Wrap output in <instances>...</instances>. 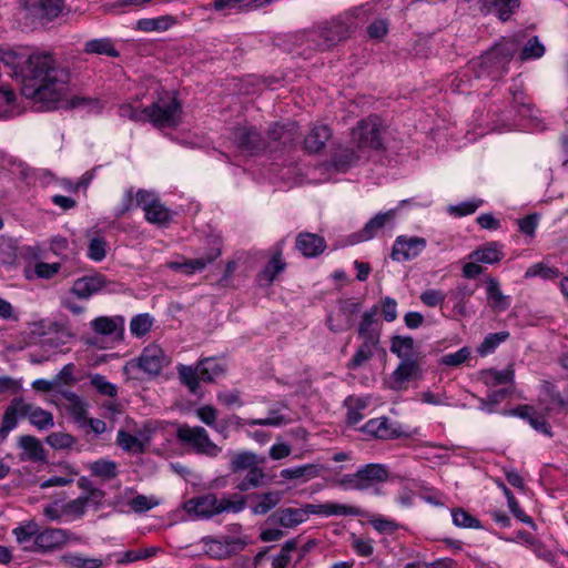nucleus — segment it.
<instances>
[{
	"instance_id": "dca6fc26",
	"label": "nucleus",
	"mask_w": 568,
	"mask_h": 568,
	"mask_svg": "<svg viewBox=\"0 0 568 568\" xmlns=\"http://www.w3.org/2000/svg\"><path fill=\"white\" fill-rule=\"evenodd\" d=\"M425 247L426 240L424 237L400 235L394 242L390 256L397 262L409 261L417 257Z\"/></svg>"
},
{
	"instance_id": "5701e85b",
	"label": "nucleus",
	"mask_w": 568,
	"mask_h": 568,
	"mask_svg": "<svg viewBox=\"0 0 568 568\" xmlns=\"http://www.w3.org/2000/svg\"><path fill=\"white\" fill-rule=\"evenodd\" d=\"M60 395L68 402L65 408L80 427L87 426L88 403L71 390H60Z\"/></svg>"
},
{
	"instance_id": "4d7b16f0",
	"label": "nucleus",
	"mask_w": 568,
	"mask_h": 568,
	"mask_svg": "<svg viewBox=\"0 0 568 568\" xmlns=\"http://www.w3.org/2000/svg\"><path fill=\"white\" fill-rule=\"evenodd\" d=\"M545 54V47L539 41L538 37H531L520 51V59L523 61L530 59H539Z\"/></svg>"
},
{
	"instance_id": "680f3d73",
	"label": "nucleus",
	"mask_w": 568,
	"mask_h": 568,
	"mask_svg": "<svg viewBox=\"0 0 568 568\" xmlns=\"http://www.w3.org/2000/svg\"><path fill=\"white\" fill-rule=\"evenodd\" d=\"M13 535L19 544H24L30 541L32 538L36 539V536L39 532V526L33 520L27 523L23 526H19L13 529Z\"/></svg>"
},
{
	"instance_id": "774afa93",
	"label": "nucleus",
	"mask_w": 568,
	"mask_h": 568,
	"mask_svg": "<svg viewBox=\"0 0 568 568\" xmlns=\"http://www.w3.org/2000/svg\"><path fill=\"white\" fill-rule=\"evenodd\" d=\"M545 394L549 397V399L557 405V407L564 412L568 413V397H564L556 387L546 382L544 385Z\"/></svg>"
},
{
	"instance_id": "a19ab883",
	"label": "nucleus",
	"mask_w": 568,
	"mask_h": 568,
	"mask_svg": "<svg viewBox=\"0 0 568 568\" xmlns=\"http://www.w3.org/2000/svg\"><path fill=\"white\" fill-rule=\"evenodd\" d=\"M84 52L90 54H104L112 58L120 55L112 40L109 38L93 39L85 42Z\"/></svg>"
},
{
	"instance_id": "a878e982",
	"label": "nucleus",
	"mask_w": 568,
	"mask_h": 568,
	"mask_svg": "<svg viewBox=\"0 0 568 568\" xmlns=\"http://www.w3.org/2000/svg\"><path fill=\"white\" fill-rule=\"evenodd\" d=\"M357 477L359 485H363L362 490H365L376 484L386 481L388 479V470L382 464H367L357 469Z\"/></svg>"
},
{
	"instance_id": "3c124183",
	"label": "nucleus",
	"mask_w": 568,
	"mask_h": 568,
	"mask_svg": "<svg viewBox=\"0 0 568 568\" xmlns=\"http://www.w3.org/2000/svg\"><path fill=\"white\" fill-rule=\"evenodd\" d=\"M498 487L501 488L504 495L506 496L508 507L513 515L521 523L534 526V520L519 507V504L511 490L503 481L498 483Z\"/></svg>"
},
{
	"instance_id": "37998d69",
	"label": "nucleus",
	"mask_w": 568,
	"mask_h": 568,
	"mask_svg": "<svg viewBox=\"0 0 568 568\" xmlns=\"http://www.w3.org/2000/svg\"><path fill=\"white\" fill-rule=\"evenodd\" d=\"M60 561L68 568H101L102 559L88 558L79 554H67L60 557Z\"/></svg>"
},
{
	"instance_id": "338daca9",
	"label": "nucleus",
	"mask_w": 568,
	"mask_h": 568,
	"mask_svg": "<svg viewBox=\"0 0 568 568\" xmlns=\"http://www.w3.org/2000/svg\"><path fill=\"white\" fill-rule=\"evenodd\" d=\"M469 356H470L469 348L462 347L460 349H458L455 353H449V354L444 355L440 358V363L446 366L456 367V366H459L460 364H463L464 362H466Z\"/></svg>"
},
{
	"instance_id": "a211bd4d",
	"label": "nucleus",
	"mask_w": 568,
	"mask_h": 568,
	"mask_svg": "<svg viewBox=\"0 0 568 568\" xmlns=\"http://www.w3.org/2000/svg\"><path fill=\"white\" fill-rule=\"evenodd\" d=\"M326 247L325 239L315 233L301 232L295 239V248L307 258L321 255Z\"/></svg>"
},
{
	"instance_id": "473e14b6",
	"label": "nucleus",
	"mask_w": 568,
	"mask_h": 568,
	"mask_svg": "<svg viewBox=\"0 0 568 568\" xmlns=\"http://www.w3.org/2000/svg\"><path fill=\"white\" fill-rule=\"evenodd\" d=\"M19 446L23 449L21 459L34 463L44 462L47 458L45 449L41 442L31 435H24L19 438Z\"/></svg>"
},
{
	"instance_id": "393cba45",
	"label": "nucleus",
	"mask_w": 568,
	"mask_h": 568,
	"mask_svg": "<svg viewBox=\"0 0 568 568\" xmlns=\"http://www.w3.org/2000/svg\"><path fill=\"white\" fill-rule=\"evenodd\" d=\"M286 268V263L282 257V246L276 245L272 257L264 268L257 274V281L261 285L270 286L275 277Z\"/></svg>"
},
{
	"instance_id": "7c9ffc66",
	"label": "nucleus",
	"mask_w": 568,
	"mask_h": 568,
	"mask_svg": "<svg viewBox=\"0 0 568 568\" xmlns=\"http://www.w3.org/2000/svg\"><path fill=\"white\" fill-rule=\"evenodd\" d=\"M487 301L495 312H504L510 306V297L505 295L499 286V282L495 277L486 280Z\"/></svg>"
},
{
	"instance_id": "8fccbe9b",
	"label": "nucleus",
	"mask_w": 568,
	"mask_h": 568,
	"mask_svg": "<svg viewBox=\"0 0 568 568\" xmlns=\"http://www.w3.org/2000/svg\"><path fill=\"white\" fill-rule=\"evenodd\" d=\"M378 346L376 343L363 342L358 349L353 355L352 359L347 364V367L351 369H356L363 366L366 362H368L373 355L374 349Z\"/></svg>"
},
{
	"instance_id": "58836bf2",
	"label": "nucleus",
	"mask_w": 568,
	"mask_h": 568,
	"mask_svg": "<svg viewBox=\"0 0 568 568\" xmlns=\"http://www.w3.org/2000/svg\"><path fill=\"white\" fill-rule=\"evenodd\" d=\"M481 379L488 387H496L498 385L511 384L515 377V371L511 366L504 371L489 368L480 372Z\"/></svg>"
},
{
	"instance_id": "b1692460",
	"label": "nucleus",
	"mask_w": 568,
	"mask_h": 568,
	"mask_svg": "<svg viewBox=\"0 0 568 568\" xmlns=\"http://www.w3.org/2000/svg\"><path fill=\"white\" fill-rule=\"evenodd\" d=\"M189 513L193 511L196 516L211 518L217 515V496L215 494H206L190 499L185 504Z\"/></svg>"
},
{
	"instance_id": "cd10ccee",
	"label": "nucleus",
	"mask_w": 568,
	"mask_h": 568,
	"mask_svg": "<svg viewBox=\"0 0 568 568\" xmlns=\"http://www.w3.org/2000/svg\"><path fill=\"white\" fill-rule=\"evenodd\" d=\"M510 414L526 419L529 425L537 432L542 433L549 437L552 436L551 427L546 418L539 415L531 406L520 405L514 408Z\"/></svg>"
},
{
	"instance_id": "c85d7f7f",
	"label": "nucleus",
	"mask_w": 568,
	"mask_h": 568,
	"mask_svg": "<svg viewBox=\"0 0 568 568\" xmlns=\"http://www.w3.org/2000/svg\"><path fill=\"white\" fill-rule=\"evenodd\" d=\"M395 216V210H389L385 213H378L374 217H372L364 227L356 234H354V237H356L357 242L362 241H368L373 239L376 233L382 230L385 224L393 220Z\"/></svg>"
},
{
	"instance_id": "603ef678",
	"label": "nucleus",
	"mask_w": 568,
	"mask_h": 568,
	"mask_svg": "<svg viewBox=\"0 0 568 568\" xmlns=\"http://www.w3.org/2000/svg\"><path fill=\"white\" fill-rule=\"evenodd\" d=\"M17 244L12 237L0 235V264L11 265L17 258Z\"/></svg>"
},
{
	"instance_id": "e433bc0d",
	"label": "nucleus",
	"mask_w": 568,
	"mask_h": 568,
	"mask_svg": "<svg viewBox=\"0 0 568 568\" xmlns=\"http://www.w3.org/2000/svg\"><path fill=\"white\" fill-rule=\"evenodd\" d=\"M503 256L504 254L500 250V245L497 242H489L473 251L468 257L469 260H474L478 263L494 264L499 262Z\"/></svg>"
},
{
	"instance_id": "4c0bfd02",
	"label": "nucleus",
	"mask_w": 568,
	"mask_h": 568,
	"mask_svg": "<svg viewBox=\"0 0 568 568\" xmlns=\"http://www.w3.org/2000/svg\"><path fill=\"white\" fill-rule=\"evenodd\" d=\"M481 3L489 11H494L501 21L509 20L520 6L519 0H481Z\"/></svg>"
},
{
	"instance_id": "0e129e2a",
	"label": "nucleus",
	"mask_w": 568,
	"mask_h": 568,
	"mask_svg": "<svg viewBox=\"0 0 568 568\" xmlns=\"http://www.w3.org/2000/svg\"><path fill=\"white\" fill-rule=\"evenodd\" d=\"M90 383L101 395L109 397L116 396V386L108 382L103 375L95 374L91 376Z\"/></svg>"
},
{
	"instance_id": "864d4df0",
	"label": "nucleus",
	"mask_w": 568,
	"mask_h": 568,
	"mask_svg": "<svg viewBox=\"0 0 568 568\" xmlns=\"http://www.w3.org/2000/svg\"><path fill=\"white\" fill-rule=\"evenodd\" d=\"M153 325V318L148 313L135 315L130 322L131 334L135 337L146 335Z\"/></svg>"
},
{
	"instance_id": "7ed1b4c3",
	"label": "nucleus",
	"mask_w": 568,
	"mask_h": 568,
	"mask_svg": "<svg viewBox=\"0 0 568 568\" xmlns=\"http://www.w3.org/2000/svg\"><path fill=\"white\" fill-rule=\"evenodd\" d=\"M517 50L518 43L515 40H504L480 57L470 60L468 67L478 79L499 80L508 72V65Z\"/></svg>"
},
{
	"instance_id": "69168bd1",
	"label": "nucleus",
	"mask_w": 568,
	"mask_h": 568,
	"mask_svg": "<svg viewBox=\"0 0 568 568\" xmlns=\"http://www.w3.org/2000/svg\"><path fill=\"white\" fill-rule=\"evenodd\" d=\"M87 511V500L84 497L79 496L78 498L68 501L62 505V513L64 515H71L75 518H82Z\"/></svg>"
},
{
	"instance_id": "ea45409f",
	"label": "nucleus",
	"mask_w": 568,
	"mask_h": 568,
	"mask_svg": "<svg viewBox=\"0 0 568 568\" xmlns=\"http://www.w3.org/2000/svg\"><path fill=\"white\" fill-rule=\"evenodd\" d=\"M124 320L121 316L108 317L99 316L91 322V328L94 333L100 335H111L119 328L123 329Z\"/></svg>"
},
{
	"instance_id": "a18cd8bd",
	"label": "nucleus",
	"mask_w": 568,
	"mask_h": 568,
	"mask_svg": "<svg viewBox=\"0 0 568 568\" xmlns=\"http://www.w3.org/2000/svg\"><path fill=\"white\" fill-rule=\"evenodd\" d=\"M173 22L174 20L170 16H163L159 18H144L136 22V30L143 32L165 31L170 28V26L173 24Z\"/></svg>"
},
{
	"instance_id": "c03bdc74",
	"label": "nucleus",
	"mask_w": 568,
	"mask_h": 568,
	"mask_svg": "<svg viewBox=\"0 0 568 568\" xmlns=\"http://www.w3.org/2000/svg\"><path fill=\"white\" fill-rule=\"evenodd\" d=\"M89 469L95 477L103 480H111L118 476V464L109 459H99L90 463Z\"/></svg>"
},
{
	"instance_id": "ddd939ff",
	"label": "nucleus",
	"mask_w": 568,
	"mask_h": 568,
	"mask_svg": "<svg viewBox=\"0 0 568 568\" xmlns=\"http://www.w3.org/2000/svg\"><path fill=\"white\" fill-rule=\"evenodd\" d=\"M71 540L78 541L79 537L67 529L47 528L38 532L33 541V547H24V549L49 551L60 548Z\"/></svg>"
},
{
	"instance_id": "49530a36",
	"label": "nucleus",
	"mask_w": 568,
	"mask_h": 568,
	"mask_svg": "<svg viewBox=\"0 0 568 568\" xmlns=\"http://www.w3.org/2000/svg\"><path fill=\"white\" fill-rule=\"evenodd\" d=\"M510 334L508 331H501L497 333L488 334L483 343L478 346L477 352L480 356H486L495 352V349L504 342L509 338Z\"/></svg>"
},
{
	"instance_id": "f3484780",
	"label": "nucleus",
	"mask_w": 568,
	"mask_h": 568,
	"mask_svg": "<svg viewBox=\"0 0 568 568\" xmlns=\"http://www.w3.org/2000/svg\"><path fill=\"white\" fill-rule=\"evenodd\" d=\"M423 361L408 359L400 361L396 369L392 373L390 388L393 390L406 389V383L420 377V363Z\"/></svg>"
},
{
	"instance_id": "412c9836",
	"label": "nucleus",
	"mask_w": 568,
	"mask_h": 568,
	"mask_svg": "<svg viewBox=\"0 0 568 568\" xmlns=\"http://www.w3.org/2000/svg\"><path fill=\"white\" fill-rule=\"evenodd\" d=\"M220 255L221 250L219 247H212L201 257L192 258L184 263L171 262L169 263V267L185 274H193L204 270L206 265L213 263Z\"/></svg>"
},
{
	"instance_id": "052dcab7",
	"label": "nucleus",
	"mask_w": 568,
	"mask_h": 568,
	"mask_svg": "<svg viewBox=\"0 0 568 568\" xmlns=\"http://www.w3.org/2000/svg\"><path fill=\"white\" fill-rule=\"evenodd\" d=\"M106 241L97 236L90 240L88 245V257L95 262H101L106 256Z\"/></svg>"
},
{
	"instance_id": "6e6d98bb",
	"label": "nucleus",
	"mask_w": 568,
	"mask_h": 568,
	"mask_svg": "<svg viewBox=\"0 0 568 568\" xmlns=\"http://www.w3.org/2000/svg\"><path fill=\"white\" fill-rule=\"evenodd\" d=\"M510 395L508 388H500L488 393L486 398H479V408L493 413L494 407Z\"/></svg>"
},
{
	"instance_id": "2f4dec72",
	"label": "nucleus",
	"mask_w": 568,
	"mask_h": 568,
	"mask_svg": "<svg viewBox=\"0 0 568 568\" xmlns=\"http://www.w3.org/2000/svg\"><path fill=\"white\" fill-rule=\"evenodd\" d=\"M270 519L277 521L283 527L293 528L307 519L306 506L278 509L270 516Z\"/></svg>"
},
{
	"instance_id": "5fc2aeb1",
	"label": "nucleus",
	"mask_w": 568,
	"mask_h": 568,
	"mask_svg": "<svg viewBox=\"0 0 568 568\" xmlns=\"http://www.w3.org/2000/svg\"><path fill=\"white\" fill-rule=\"evenodd\" d=\"M559 274H560V272L558 268L549 266L546 263L539 262V263H536L527 268V271L525 273V277L529 278V277L539 276L545 280H552V278L558 277Z\"/></svg>"
},
{
	"instance_id": "39448f33",
	"label": "nucleus",
	"mask_w": 568,
	"mask_h": 568,
	"mask_svg": "<svg viewBox=\"0 0 568 568\" xmlns=\"http://www.w3.org/2000/svg\"><path fill=\"white\" fill-rule=\"evenodd\" d=\"M223 373L224 368L214 358L201 359L196 366L182 364L178 366L181 384L187 387L190 393L194 395H197L200 392V381L211 383Z\"/></svg>"
},
{
	"instance_id": "bf43d9fd",
	"label": "nucleus",
	"mask_w": 568,
	"mask_h": 568,
	"mask_svg": "<svg viewBox=\"0 0 568 568\" xmlns=\"http://www.w3.org/2000/svg\"><path fill=\"white\" fill-rule=\"evenodd\" d=\"M45 442L53 449H70L75 443V437L68 433L58 432L48 435Z\"/></svg>"
},
{
	"instance_id": "c9c22d12",
	"label": "nucleus",
	"mask_w": 568,
	"mask_h": 568,
	"mask_svg": "<svg viewBox=\"0 0 568 568\" xmlns=\"http://www.w3.org/2000/svg\"><path fill=\"white\" fill-rule=\"evenodd\" d=\"M248 498H257L258 503L252 506V513L254 515H265L275 508L283 498L282 491H267L262 494H253L247 496Z\"/></svg>"
},
{
	"instance_id": "9d476101",
	"label": "nucleus",
	"mask_w": 568,
	"mask_h": 568,
	"mask_svg": "<svg viewBox=\"0 0 568 568\" xmlns=\"http://www.w3.org/2000/svg\"><path fill=\"white\" fill-rule=\"evenodd\" d=\"M136 206L142 207L148 222L165 225L171 221V211L161 202L153 191L140 189L135 194Z\"/></svg>"
},
{
	"instance_id": "0eeeda50",
	"label": "nucleus",
	"mask_w": 568,
	"mask_h": 568,
	"mask_svg": "<svg viewBox=\"0 0 568 568\" xmlns=\"http://www.w3.org/2000/svg\"><path fill=\"white\" fill-rule=\"evenodd\" d=\"M351 144L356 146L364 155L369 150H383L381 125L377 120L367 118L358 121L351 131Z\"/></svg>"
},
{
	"instance_id": "1a4fd4ad",
	"label": "nucleus",
	"mask_w": 568,
	"mask_h": 568,
	"mask_svg": "<svg viewBox=\"0 0 568 568\" xmlns=\"http://www.w3.org/2000/svg\"><path fill=\"white\" fill-rule=\"evenodd\" d=\"M171 363L165 352L155 344L146 346L136 359L128 362L124 372L130 373L133 369H141L144 373L156 376Z\"/></svg>"
},
{
	"instance_id": "79ce46f5",
	"label": "nucleus",
	"mask_w": 568,
	"mask_h": 568,
	"mask_svg": "<svg viewBox=\"0 0 568 568\" xmlns=\"http://www.w3.org/2000/svg\"><path fill=\"white\" fill-rule=\"evenodd\" d=\"M248 497L240 494H232L229 497H217V515L222 513L237 514L245 509Z\"/></svg>"
},
{
	"instance_id": "72a5a7b5",
	"label": "nucleus",
	"mask_w": 568,
	"mask_h": 568,
	"mask_svg": "<svg viewBox=\"0 0 568 568\" xmlns=\"http://www.w3.org/2000/svg\"><path fill=\"white\" fill-rule=\"evenodd\" d=\"M322 466L318 464H305L295 467L284 468L280 475L288 480L307 481L320 476Z\"/></svg>"
},
{
	"instance_id": "bb28decb",
	"label": "nucleus",
	"mask_w": 568,
	"mask_h": 568,
	"mask_svg": "<svg viewBox=\"0 0 568 568\" xmlns=\"http://www.w3.org/2000/svg\"><path fill=\"white\" fill-rule=\"evenodd\" d=\"M390 352L402 361L424 359V355L415 351V341L412 336H393L390 339Z\"/></svg>"
},
{
	"instance_id": "de8ad7c7",
	"label": "nucleus",
	"mask_w": 568,
	"mask_h": 568,
	"mask_svg": "<svg viewBox=\"0 0 568 568\" xmlns=\"http://www.w3.org/2000/svg\"><path fill=\"white\" fill-rule=\"evenodd\" d=\"M265 476L266 475L264 470L258 465H254L252 468L247 470L246 476L236 486V488L240 491H247L252 488L261 487L263 485Z\"/></svg>"
},
{
	"instance_id": "f257e3e1",
	"label": "nucleus",
	"mask_w": 568,
	"mask_h": 568,
	"mask_svg": "<svg viewBox=\"0 0 568 568\" xmlns=\"http://www.w3.org/2000/svg\"><path fill=\"white\" fill-rule=\"evenodd\" d=\"M0 60L20 78L21 94L41 111L55 110L65 97L70 70L48 51L2 50Z\"/></svg>"
},
{
	"instance_id": "f704fd0d",
	"label": "nucleus",
	"mask_w": 568,
	"mask_h": 568,
	"mask_svg": "<svg viewBox=\"0 0 568 568\" xmlns=\"http://www.w3.org/2000/svg\"><path fill=\"white\" fill-rule=\"evenodd\" d=\"M265 463L264 456H258L253 452H241L232 456L230 462V470L234 474L242 470H248L254 465H261Z\"/></svg>"
},
{
	"instance_id": "4468645a",
	"label": "nucleus",
	"mask_w": 568,
	"mask_h": 568,
	"mask_svg": "<svg viewBox=\"0 0 568 568\" xmlns=\"http://www.w3.org/2000/svg\"><path fill=\"white\" fill-rule=\"evenodd\" d=\"M110 283L104 274L93 272L77 278L72 284L71 293L80 300H88L105 288Z\"/></svg>"
},
{
	"instance_id": "aec40b11",
	"label": "nucleus",
	"mask_w": 568,
	"mask_h": 568,
	"mask_svg": "<svg viewBox=\"0 0 568 568\" xmlns=\"http://www.w3.org/2000/svg\"><path fill=\"white\" fill-rule=\"evenodd\" d=\"M361 430L377 439H394L402 436V432L394 427L385 416L369 419Z\"/></svg>"
},
{
	"instance_id": "20e7f679",
	"label": "nucleus",
	"mask_w": 568,
	"mask_h": 568,
	"mask_svg": "<svg viewBox=\"0 0 568 568\" xmlns=\"http://www.w3.org/2000/svg\"><path fill=\"white\" fill-rule=\"evenodd\" d=\"M18 417H28L29 422L40 430L51 428L54 425L53 415L49 410L26 403L21 397H14L2 415L1 440H4L9 433L16 428Z\"/></svg>"
},
{
	"instance_id": "09e8293b",
	"label": "nucleus",
	"mask_w": 568,
	"mask_h": 568,
	"mask_svg": "<svg viewBox=\"0 0 568 568\" xmlns=\"http://www.w3.org/2000/svg\"><path fill=\"white\" fill-rule=\"evenodd\" d=\"M116 444L124 452H133L136 454H142L145 452V445L138 437L123 429L118 432Z\"/></svg>"
},
{
	"instance_id": "f03ea898",
	"label": "nucleus",
	"mask_w": 568,
	"mask_h": 568,
	"mask_svg": "<svg viewBox=\"0 0 568 568\" xmlns=\"http://www.w3.org/2000/svg\"><path fill=\"white\" fill-rule=\"evenodd\" d=\"M355 19L349 13L339 14L317 23L313 29L294 36L295 43L310 51H327L345 41L355 31Z\"/></svg>"
},
{
	"instance_id": "423d86ee",
	"label": "nucleus",
	"mask_w": 568,
	"mask_h": 568,
	"mask_svg": "<svg viewBox=\"0 0 568 568\" xmlns=\"http://www.w3.org/2000/svg\"><path fill=\"white\" fill-rule=\"evenodd\" d=\"M175 437L180 444L191 447L196 454L216 457L222 450L201 426L191 427L183 424L176 429Z\"/></svg>"
},
{
	"instance_id": "2eb2a0df",
	"label": "nucleus",
	"mask_w": 568,
	"mask_h": 568,
	"mask_svg": "<svg viewBox=\"0 0 568 568\" xmlns=\"http://www.w3.org/2000/svg\"><path fill=\"white\" fill-rule=\"evenodd\" d=\"M203 541L205 546V552L210 557L216 559L230 557L243 550L246 546V542L244 540L234 537H225L223 540L206 537L203 539Z\"/></svg>"
},
{
	"instance_id": "6ab92c4d",
	"label": "nucleus",
	"mask_w": 568,
	"mask_h": 568,
	"mask_svg": "<svg viewBox=\"0 0 568 568\" xmlns=\"http://www.w3.org/2000/svg\"><path fill=\"white\" fill-rule=\"evenodd\" d=\"M364 154L351 142L347 145H339L332 155V165L338 172H346L357 164Z\"/></svg>"
},
{
	"instance_id": "9b49d317",
	"label": "nucleus",
	"mask_w": 568,
	"mask_h": 568,
	"mask_svg": "<svg viewBox=\"0 0 568 568\" xmlns=\"http://www.w3.org/2000/svg\"><path fill=\"white\" fill-rule=\"evenodd\" d=\"M63 0H26V18L32 23L44 26L57 19L63 11Z\"/></svg>"
},
{
	"instance_id": "e2e57ef3",
	"label": "nucleus",
	"mask_w": 568,
	"mask_h": 568,
	"mask_svg": "<svg viewBox=\"0 0 568 568\" xmlns=\"http://www.w3.org/2000/svg\"><path fill=\"white\" fill-rule=\"evenodd\" d=\"M296 547H297L296 539H290V540L285 541V544L283 545V547L281 549V552L277 556H275L273 559V562H272L273 568H286V566L290 564V560H291L290 554H291V551L295 550Z\"/></svg>"
},
{
	"instance_id": "4be33fe9",
	"label": "nucleus",
	"mask_w": 568,
	"mask_h": 568,
	"mask_svg": "<svg viewBox=\"0 0 568 568\" xmlns=\"http://www.w3.org/2000/svg\"><path fill=\"white\" fill-rule=\"evenodd\" d=\"M306 511L307 516L312 515H324V516H359L362 510L355 506H348L336 503L326 504H307Z\"/></svg>"
},
{
	"instance_id": "f8f14e48",
	"label": "nucleus",
	"mask_w": 568,
	"mask_h": 568,
	"mask_svg": "<svg viewBox=\"0 0 568 568\" xmlns=\"http://www.w3.org/2000/svg\"><path fill=\"white\" fill-rule=\"evenodd\" d=\"M237 149L250 155H257L270 148V142L263 138L255 126H239L233 132Z\"/></svg>"
},
{
	"instance_id": "6e6552de",
	"label": "nucleus",
	"mask_w": 568,
	"mask_h": 568,
	"mask_svg": "<svg viewBox=\"0 0 568 568\" xmlns=\"http://www.w3.org/2000/svg\"><path fill=\"white\" fill-rule=\"evenodd\" d=\"M181 104L175 98L159 99L156 102L143 108L145 121L159 128H174L179 123Z\"/></svg>"
},
{
	"instance_id": "c756f323",
	"label": "nucleus",
	"mask_w": 568,
	"mask_h": 568,
	"mask_svg": "<svg viewBox=\"0 0 568 568\" xmlns=\"http://www.w3.org/2000/svg\"><path fill=\"white\" fill-rule=\"evenodd\" d=\"M332 136L327 125H315L304 139L305 150L310 153L321 152Z\"/></svg>"
},
{
	"instance_id": "13d9d810",
	"label": "nucleus",
	"mask_w": 568,
	"mask_h": 568,
	"mask_svg": "<svg viewBox=\"0 0 568 568\" xmlns=\"http://www.w3.org/2000/svg\"><path fill=\"white\" fill-rule=\"evenodd\" d=\"M452 517L454 525L457 527L476 529L481 528L480 521L476 517L471 516L469 513L464 510L463 508L454 509L452 513Z\"/></svg>"
}]
</instances>
